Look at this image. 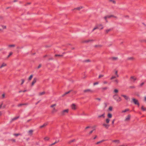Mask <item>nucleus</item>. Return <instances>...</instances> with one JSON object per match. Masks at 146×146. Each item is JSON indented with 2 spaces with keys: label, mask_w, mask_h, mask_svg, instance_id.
Masks as SVG:
<instances>
[{
  "label": "nucleus",
  "mask_w": 146,
  "mask_h": 146,
  "mask_svg": "<svg viewBox=\"0 0 146 146\" xmlns=\"http://www.w3.org/2000/svg\"><path fill=\"white\" fill-rule=\"evenodd\" d=\"M105 141V140H102L101 141H98V142H97V143H96V144H99L100 143H102L104 141Z\"/></svg>",
  "instance_id": "obj_27"
},
{
  "label": "nucleus",
  "mask_w": 146,
  "mask_h": 146,
  "mask_svg": "<svg viewBox=\"0 0 146 146\" xmlns=\"http://www.w3.org/2000/svg\"><path fill=\"white\" fill-rule=\"evenodd\" d=\"M112 30V29H106L105 30V32L106 33H108L109 32L111 31Z\"/></svg>",
  "instance_id": "obj_20"
},
{
  "label": "nucleus",
  "mask_w": 146,
  "mask_h": 146,
  "mask_svg": "<svg viewBox=\"0 0 146 146\" xmlns=\"http://www.w3.org/2000/svg\"><path fill=\"white\" fill-rule=\"evenodd\" d=\"M70 91H70L68 92H66L65 93V94L66 95L67 94H69L70 92Z\"/></svg>",
  "instance_id": "obj_59"
},
{
  "label": "nucleus",
  "mask_w": 146,
  "mask_h": 146,
  "mask_svg": "<svg viewBox=\"0 0 146 146\" xmlns=\"http://www.w3.org/2000/svg\"><path fill=\"white\" fill-rule=\"evenodd\" d=\"M114 81L116 83H117L118 82V81L117 79L115 80Z\"/></svg>",
  "instance_id": "obj_54"
},
{
  "label": "nucleus",
  "mask_w": 146,
  "mask_h": 146,
  "mask_svg": "<svg viewBox=\"0 0 146 146\" xmlns=\"http://www.w3.org/2000/svg\"><path fill=\"white\" fill-rule=\"evenodd\" d=\"M75 141V139H73V140H71V141H69V143H72V142H74Z\"/></svg>",
  "instance_id": "obj_51"
},
{
  "label": "nucleus",
  "mask_w": 146,
  "mask_h": 146,
  "mask_svg": "<svg viewBox=\"0 0 146 146\" xmlns=\"http://www.w3.org/2000/svg\"><path fill=\"white\" fill-rule=\"evenodd\" d=\"M92 41V40H85L83 41V42L87 43V42H90V41Z\"/></svg>",
  "instance_id": "obj_22"
},
{
  "label": "nucleus",
  "mask_w": 146,
  "mask_h": 146,
  "mask_svg": "<svg viewBox=\"0 0 146 146\" xmlns=\"http://www.w3.org/2000/svg\"><path fill=\"white\" fill-rule=\"evenodd\" d=\"M90 128V127L89 126H88V127H86L85 129H88V128Z\"/></svg>",
  "instance_id": "obj_62"
},
{
  "label": "nucleus",
  "mask_w": 146,
  "mask_h": 146,
  "mask_svg": "<svg viewBox=\"0 0 146 146\" xmlns=\"http://www.w3.org/2000/svg\"><path fill=\"white\" fill-rule=\"evenodd\" d=\"M134 59V58L133 57H129L127 59L129 60H133Z\"/></svg>",
  "instance_id": "obj_42"
},
{
  "label": "nucleus",
  "mask_w": 146,
  "mask_h": 146,
  "mask_svg": "<svg viewBox=\"0 0 146 146\" xmlns=\"http://www.w3.org/2000/svg\"><path fill=\"white\" fill-rule=\"evenodd\" d=\"M121 98L120 97H118V99L116 100V101L117 102H120L121 101Z\"/></svg>",
  "instance_id": "obj_37"
},
{
  "label": "nucleus",
  "mask_w": 146,
  "mask_h": 146,
  "mask_svg": "<svg viewBox=\"0 0 146 146\" xmlns=\"http://www.w3.org/2000/svg\"><path fill=\"white\" fill-rule=\"evenodd\" d=\"M132 102H133L135 104L137 105L138 106H139V103L138 101L135 98H132Z\"/></svg>",
  "instance_id": "obj_4"
},
{
  "label": "nucleus",
  "mask_w": 146,
  "mask_h": 146,
  "mask_svg": "<svg viewBox=\"0 0 146 146\" xmlns=\"http://www.w3.org/2000/svg\"><path fill=\"white\" fill-rule=\"evenodd\" d=\"M15 46V45L14 44L10 45L8 46L9 47H14Z\"/></svg>",
  "instance_id": "obj_39"
},
{
  "label": "nucleus",
  "mask_w": 146,
  "mask_h": 146,
  "mask_svg": "<svg viewBox=\"0 0 146 146\" xmlns=\"http://www.w3.org/2000/svg\"><path fill=\"white\" fill-rule=\"evenodd\" d=\"M84 93H92L93 92V90L90 89H87L85 90H84Z\"/></svg>",
  "instance_id": "obj_5"
},
{
  "label": "nucleus",
  "mask_w": 146,
  "mask_h": 146,
  "mask_svg": "<svg viewBox=\"0 0 146 146\" xmlns=\"http://www.w3.org/2000/svg\"><path fill=\"white\" fill-rule=\"evenodd\" d=\"M112 141L113 142L117 144H119L120 143V141L119 140H113Z\"/></svg>",
  "instance_id": "obj_10"
},
{
  "label": "nucleus",
  "mask_w": 146,
  "mask_h": 146,
  "mask_svg": "<svg viewBox=\"0 0 146 146\" xmlns=\"http://www.w3.org/2000/svg\"><path fill=\"white\" fill-rule=\"evenodd\" d=\"M41 64H39L37 68L38 69V68H40L41 67Z\"/></svg>",
  "instance_id": "obj_57"
},
{
  "label": "nucleus",
  "mask_w": 146,
  "mask_h": 146,
  "mask_svg": "<svg viewBox=\"0 0 146 146\" xmlns=\"http://www.w3.org/2000/svg\"><path fill=\"white\" fill-rule=\"evenodd\" d=\"M98 84H99V82H96L94 83V85H95Z\"/></svg>",
  "instance_id": "obj_52"
},
{
  "label": "nucleus",
  "mask_w": 146,
  "mask_h": 146,
  "mask_svg": "<svg viewBox=\"0 0 146 146\" xmlns=\"http://www.w3.org/2000/svg\"><path fill=\"white\" fill-rule=\"evenodd\" d=\"M144 101H145V102H146V96H145L144 97Z\"/></svg>",
  "instance_id": "obj_63"
},
{
  "label": "nucleus",
  "mask_w": 146,
  "mask_h": 146,
  "mask_svg": "<svg viewBox=\"0 0 146 146\" xmlns=\"http://www.w3.org/2000/svg\"><path fill=\"white\" fill-rule=\"evenodd\" d=\"M13 54V52H10L9 53V55H8L7 56V58H9L11 55Z\"/></svg>",
  "instance_id": "obj_43"
},
{
  "label": "nucleus",
  "mask_w": 146,
  "mask_h": 146,
  "mask_svg": "<svg viewBox=\"0 0 146 146\" xmlns=\"http://www.w3.org/2000/svg\"><path fill=\"white\" fill-rule=\"evenodd\" d=\"M107 116L108 117V118L110 119V118H111L112 117V115L111 113H108L107 115Z\"/></svg>",
  "instance_id": "obj_16"
},
{
  "label": "nucleus",
  "mask_w": 146,
  "mask_h": 146,
  "mask_svg": "<svg viewBox=\"0 0 146 146\" xmlns=\"http://www.w3.org/2000/svg\"><path fill=\"white\" fill-rule=\"evenodd\" d=\"M1 27L3 29H5L6 28V26L1 25Z\"/></svg>",
  "instance_id": "obj_44"
},
{
  "label": "nucleus",
  "mask_w": 146,
  "mask_h": 146,
  "mask_svg": "<svg viewBox=\"0 0 146 146\" xmlns=\"http://www.w3.org/2000/svg\"><path fill=\"white\" fill-rule=\"evenodd\" d=\"M27 105V104H19L18 105V107H21L23 105Z\"/></svg>",
  "instance_id": "obj_29"
},
{
  "label": "nucleus",
  "mask_w": 146,
  "mask_h": 146,
  "mask_svg": "<svg viewBox=\"0 0 146 146\" xmlns=\"http://www.w3.org/2000/svg\"><path fill=\"white\" fill-rule=\"evenodd\" d=\"M18 118H19L18 117H15L12 119V121H13L17 119Z\"/></svg>",
  "instance_id": "obj_45"
},
{
  "label": "nucleus",
  "mask_w": 146,
  "mask_h": 146,
  "mask_svg": "<svg viewBox=\"0 0 146 146\" xmlns=\"http://www.w3.org/2000/svg\"><path fill=\"white\" fill-rule=\"evenodd\" d=\"M93 131V130H92V131H91L90 132V133H89V134H91V133H92Z\"/></svg>",
  "instance_id": "obj_64"
},
{
  "label": "nucleus",
  "mask_w": 146,
  "mask_h": 146,
  "mask_svg": "<svg viewBox=\"0 0 146 146\" xmlns=\"http://www.w3.org/2000/svg\"><path fill=\"white\" fill-rule=\"evenodd\" d=\"M105 117V113H104L101 115H99L98 116V118H104Z\"/></svg>",
  "instance_id": "obj_17"
},
{
  "label": "nucleus",
  "mask_w": 146,
  "mask_h": 146,
  "mask_svg": "<svg viewBox=\"0 0 146 146\" xmlns=\"http://www.w3.org/2000/svg\"><path fill=\"white\" fill-rule=\"evenodd\" d=\"M115 119H113L112 120V124H114V122L115 121Z\"/></svg>",
  "instance_id": "obj_55"
},
{
  "label": "nucleus",
  "mask_w": 146,
  "mask_h": 146,
  "mask_svg": "<svg viewBox=\"0 0 146 146\" xmlns=\"http://www.w3.org/2000/svg\"><path fill=\"white\" fill-rule=\"evenodd\" d=\"M44 139V140L45 141H48L49 140V138L47 137H45Z\"/></svg>",
  "instance_id": "obj_34"
},
{
  "label": "nucleus",
  "mask_w": 146,
  "mask_h": 146,
  "mask_svg": "<svg viewBox=\"0 0 146 146\" xmlns=\"http://www.w3.org/2000/svg\"><path fill=\"white\" fill-rule=\"evenodd\" d=\"M110 121V119L107 118L105 120V122L107 124H109Z\"/></svg>",
  "instance_id": "obj_19"
},
{
  "label": "nucleus",
  "mask_w": 146,
  "mask_h": 146,
  "mask_svg": "<svg viewBox=\"0 0 146 146\" xmlns=\"http://www.w3.org/2000/svg\"><path fill=\"white\" fill-rule=\"evenodd\" d=\"M118 58L117 57H112L111 58V59L113 60H115L117 59Z\"/></svg>",
  "instance_id": "obj_25"
},
{
  "label": "nucleus",
  "mask_w": 146,
  "mask_h": 146,
  "mask_svg": "<svg viewBox=\"0 0 146 146\" xmlns=\"http://www.w3.org/2000/svg\"><path fill=\"white\" fill-rule=\"evenodd\" d=\"M33 77V75H31L29 78V80H30Z\"/></svg>",
  "instance_id": "obj_41"
},
{
  "label": "nucleus",
  "mask_w": 146,
  "mask_h": 146,
  "mask_svg": "<svg viewBox=\"0 0 146 146\" xmlns=\"http://www.w3.org/2000/svg\"><path fill=\"white\" fill-rule=\"evenodd\" d=\"M33 131L32 130H30L28 131V135L29 136H31L32 135Z\"/></svg>",
  "instance_id": "obj_13"
},
{
  "label": "nucleus",
  "mask_w": 146,
  "mask_h": 146,
  "mask_svg": "<svg viewBox=\"0 0 146 146\" xmlns=\"http://www.w3.org/2000/svg\"><path fill=\"white\" fill-rule=\"evenodd\" d=\"M45 93V92H40L38 93V96H41L43 95H44Z\"/></svg>",
  "instance_id": "obj_18"
},
{
  "label": "nucleus",
  "mask_w": 146,
  "mask_h": 146,
  "mask_svg": "<svg viewBox=\"0 0 146 146\" xmlns=\"http://www.w3.org/2000/svg\"><path fill=\"white\" fill-rule=\"evenodd\" d=\"M83 6H80L79 7H78L77 8H74L73 9V11H74L75 10H78V11H79L80 10H81V9H82V8H83Z\"/></svg>",
  "instance_id": "obj_8"
},
{
  "label": "nucleus",
  "mask_w": 146,
  "mask_h": 146,
  "mask_svg": "<svg viewBox=\"0 0 146 146\" xmlns=\"http://www.w3.org/2000/svg\"><path fill=\"white\" fill-rule=\"evenodd\" d=\"M115 74L116 75V76L117 77H119V75L117 74V70H115Z\"/></svg>",
  "instance_id": "obj_36"
},
{
  "label": "nucleus",
  "mask_w": 146,
  "mask_h": 146,
  "mask_svg": "<svg viewBox=\"0 0 146 146\" xmlns=\"http://www.w3.org/2000/svg\"><path fill=\"white\" fill-rule=\"evenodd\" d=\"M57 111V110L55 108H54L52 111V113H54Z\"/></svg>",
  "instance_id": "obj_21"
},
{
  "label": "nucleus",
  "mask_w": 146,
  "mask_h": 146,
  "mask_svg": "<svg viewBox=\"0 0 146 146\" xmlns=\"http://www.w3.org/2000/svg\"><path fill=\"white\" fill-rule=\"evenodd\" d=\"M130 117H131L130 115H129L125 117V121H129L130 119Z\"/></svg>",
  "instance_id": "obj_12"
},
{
  "label": "nucleus",
  "mask_w": 146,
  "mask_h": 146,
  "mask_svg": "<svg viewBox=\"0 0 146 146\" xmlns=\"http://www.w3.org/2000/svg\"><path fill=\"white\" fill-rule=\"evenodd\" d=\"M117 95L116 94H115L113 96V98L116 100H116H117Z\"/></svg>",
  "instance_id": "obj_26"
},
{
  "label": "nucleus",
  "mask_w": 146,
  "mask_h": 146,
  "mask_svg": "<svg viewBox=\"0 0 146 146\" xmlns=\"http://www.w3.org/2000/svg\"><path fill=\"white\" fill-rule=\"evenodd\" d=\"M69 111V109H66L64 110H62L61 112V114L64 115L67 114L68 113Z\"/></svg>",
  "instance_id": "obj_3"
},
{
  "label": "nucleus",
  "mask_w": 146,
  "mask_h": 146,
  "mask_svg": "<svg viewBox=\"0 0 146 146\" xmlns=\"http://www.w3.org/2000/svg\"><path fill=\"white\" fill-rule=\"evenodd\" d=\"M113 92L115 93H117L118 92V90L117 89H115L114 90Z\"/></svg>",
  "instance_id": "obj_28"
},
{
  "label": "nucleus",
  "mask_w": 146,
  "mask_h": 146,
  "mask_svg": "<svg viewBox=\"0 0 146 146\" xmlns=\"http://www.w3.org/2000/svg\"><path fill=\"white\" fill-rule=\"evenodd\" d=\"M131 79L133 82H134L136 80V78L135 76H132L130 77Z\"/></svg>",
  "instance_id": "obj_14"
},
{
  "label": "nucleus",
  "mask_w": 146,
  "mask_h": 146,
  "mask_svg": "<svg viewBox=\"0 0 146 146\" xmlns=\"http://www.w3.org/2000/svg\"><path fill=\"white\" fill-rule=\"evenodd\" d=\"M47 124H48V123H45L43 125L40 126V128H42L44 127H45V126H46L47 125Z\"/></svg>",
  "instance_id": "obj_23"
},
{
  "label": "nucleus",
  "mask_w": 146,
  "mask_h": 146,
  "mask_svg": "<svg viewBox=\"0 0 146 146\" xmlns=\"http://www.w3.org/2000/svg\"><path fill=\"white\" fill-rule=\"evenodd\" d=\"M111 17H113L114 18H117V17L116 16H114L113 15H108L104 17V19L106 20V22H108L107 19H110Z\"/></svg>",
  "instance_id": "obj_2"
},
{
  "label": "nucleus",
  "mask_w": 146,
  "mask_h": 146,
  "mask_svg": "<svg viewBox=\"0 0 146 146\" xmlns=\"http://www.w3.org/2000/svg\"><path fill=\"white\" fill-rule=\"evenodd\" d=\"M21 81H22V83H21V84L22 85L23 84V83H24V82H25V80L24 79H22Z\"/></svg>",
  "instance_id": "obj_53"
},
{
  "label": "nucleus",
  "mask_w": 146,
  "mask_h": 146,
  "mask_svg": "<svg viewBox=\"0 0 146 146\" xmlns=\"http://www.w3.org/2000/svg\"><path fill=\"white\" fill-rule=\"evenodd\" d=\"M144 84V82H142V83L141 84H140V86H142Z\"/></svg>",
  "instance_id": "obj_61"
},
{
  "label": "nucleus",
  "mask_w": 146,
  "mask_h": 146,
  "mask_svg": "<svg viewBox=\"0 0 146 146\" xmlns=\"http://www.w3.org/2000/svg\"><path fill=\"white\" fill-rule=\"evenodd\" d=\"M103 82L104 84H107L108 83V82L106 80L104 81Z\"/></svg>",
  "instance_id": "obj_40"
},
{
  "label": "nucleus",
  "mask_w": 146,
  "mask_h": 146,
  "mask_svg": "<svg viewBox=\"0 0 146 146\" xmlns=\"http://www.w3.org/2000/svg\"><path fill=\"white\" fill-rule=\"evenodd\" d=\"M71 108L73 110H76L77 109V107L76 105L73 104H72L71 105Z\"/></svg>",
  "instance_id": "obj_6"
},
{
  "label": "nucleus",
  "mask_w": 146,
  "mask_h": 146,
  "mask_svg": "<svg viewBox=\"0 0 146 146\" xmlns=\"http://www.w3.org/2000/svg\"><path fill=\"white\" fill-rule=\"evenodd\" d=\"M37 80V78H34L31 84V86H33L34 85V84L36 83V82Z\"/></svg>",
  "instance_id": "obj_7"
},
{
  "label": "nucleus",
  "mask_w": 146,
  "mask_h": 146,
  "mask_svg": "<svg viewBox=\"0 0 146 146\" xmlns=\"http://www.w3.org/2000/svg\"><path fill=\"white\" fill-rule=\"evenodd\" d=\"M128 110H129L128 109H126L125 110H123L122 111V113H125V112L127 111Z\"/></svg>",
  "instance_id": "obj_35"
},
{
  "label": "nucleus",
  "mask_w": 146,
  "mask_h": 146,
  "mask_svg": "<svg viewBox=\"0 0 146 146\" xmlns=\"http://www.w3.org/2000/svg\"><path fill=\"white\" fill-rule=\"evenodd\" d=\"M109 0L110 2L112 3L113 4H115L116 3V1L115 0Z\"/></svg>",
  "instance_id": "obj_24"
},
{
  "label": "nucleus",
  "mask_w": 146,
  "mask_h": 146,
  "mask_svg": "<svg viewBox=\"0 0 146 146\" xmlns=\"http://www.w3.org/2000/svg\"><path fill=\"white\" fill-rule=\"evenodd\" d=\"M5 94H3L2 95V97L3 98H5Z\"/></svg>",
  "instance_id": "obj_58"
},
{
  "label": "nucleus",
  "mask_w": 146,
  "mask_h": 146,
  "mask_svg": "<svg viewBox=\"0 0 146 146\" xmlns=\"http://www.w3.org/2000/svg\"><path fill=\"white\" fill-rule=\"evenodd\" d=\"M102 46L101 45H96L95 46V47L97 48H100Z\"/></svg>",
  "instance_id": "obj_30"
},
{
  "label": "nucleus",
  "mask_w": 146,
  "mask_h": 146,
  "mask_svg": "<svg viewBox=\"0 0 146 146\" xmlns=\"http://www.w3.org/2000/svg\"><path fill=\"white\" fill-rule=\"evenodd\" d=\"M108 89V88L106 87H104L102 88V90L103 91H104L107 90Z\"/></svg>",
  "instance_id": "obj_32"
},
{
  "label": "nucleus",
  "mask_w": 146,
  "mask_h": 146,
  "mask_svg": "<svg viewBox=\"0 0 146 146\" xmlns=\"http://www.w3.org/2000/svg\"><path fill=\"white\" fill-rule=\"evenodd\" d=\"M20 135V134H19V133H18V134H13V135L15 136H18L19 135Z\"/></svg>",
  "instance_id": "obj_47"
},
{
  "label": "nucleus",
  "mask_w": 146,
  "mask_h": 146,
  "mask_svg": "<svg viewBox=\"0 0 146 146\" xmlns=\"http://www.w3.org/2000/svg\"><path fill=\"white\" fill-rule=\"evenodd\" d=\"M11 141L13 142H16V140L15 139H11Z\"/></svg>",
  "instance_id": "obj_50"
},
{
  "label": "nucleus",
  "mask_w": 146,
  "mask_h": 146,
  "mask_svg": "<svg viewBox=\"0 0 146 146\" xmlns=\"http://www.w3.org/2000/svg\"><path fill=\"white\" fill-rule=\"evenodd\" d=\"M141 109L143 111H145L146 110V108H145L143 106L141 107Z\"/></svg>",
  "instance_id": "obj_46"
},
{
  "label": "nucleus",
  "mask_w": 146,
  "mask_h": 146,
  "mask_svg": "<svg viewBox=\"0 0 146 146\" xmlns=\"http://www.w3.org/2000/svg\"><path fill=\"white\" fill-rule=\"evenodd\" d=\"M3 19V17L1 16H0V20H1Z\"/></svg>",
  "instance_id": "obj_60"
},
{
  "label": "nucleus",
  "mask_w": 146,
  "mask_h": 146,
  "mask_svg": "<svg viewBox=\"0 0 146 146\" xmlns=\"http://www.w3.org/2000/svg\"><path fill=\"white\" fill-rule=\"evenodd\" d=\"M121 96L123 97L126 100H128L129 99V97L125 95H121Z\"/></svg>",
  "instance_id": "obj_15"
},
{
  "label": "nucleus",
  "mask_w": 146,
  "mask_h": 146,
  "mask_svg": "<svg viewBox=\"0 0 146 146\" xmlns=\"http://www.w3.org/2000/svg\"><path fill=\"white\" fill-rule=\"evenodd\" d=\"M7 64L6 63L3 62L0 66V69L2 68L5 66H6Z\"/></svg>",
  "instance_id": "obj_9"
},
{
  "label": "nucleus",
  "mask_w": 146,
  "mask_h": 146,
  "mask_svg": "<svg viewBox=\"0 0 146 146\" xmlns=\"http://www.w3.org/2000/svg\"><path fill=\"white\" fill-rule=\"evenodd\" d=\"M104 76V75L103 74H100L98 78H100Z\"/></svg>",
  "instance_id": "obj_33"
},
{
  "label": "nucleus",
  "mask_w": 146,
  "mask_h": 146,
  "mask_svg": "<svg viewBox=\"0 0 146 146\" xmlns=\"http://www.w3.org/2000/svg\"><path fill=\"white\" fill-rule=\"evenodd\" d=\"M55 56H62V55H57V54H56L55 55Z\"/></svg>",
  "instance_id": "obj_56"
},
{
  "label": "nucleus",
  "mask_w": 146,
  "mask_h": 146,
  "mask_svg": "<svg viewBox=\"0 0 146 146\" xmlns=\"http://www.w3.org/2000/svg\"><path fill=\"white\" fill-rule=\"evenodd\" d=\"M57 142H57V141H56L54 143H53L52 144L50 145V146H51L52 145H54L56 143H57Z\"/></svg>",
  "instance_id": "obj_49"
},
{
  "label": "nucleus",
  "mask_w": 146,
  "mask_h": 146,
  "mask_svg": "<svg viewBox=\"0 0 146 146\" xmlns=\"http://www.w3.org/2000/svg\"><path fill=\"white\" fill-rule=\"evenodd\" d=\"M56 106V104H54L50 106V107L51 108H54V107Z\"/></svg>",
  "instance_id": "obj_31"
},
{
  "label": "nucleus",
  "mask_w": 146,
  "mask_h": 146,
  "mask_svg": "<svg viewBox=\"0 0 146 146\" xmlns=\"http://www.w3.org/2000/svg\"><path fill=\"white\" fill-rule=\"evenodd\" d=\"M103 125L106 128H108L110 126V125H109L108 124L106 123H104L103 124Z\"/></svg>",
  "instance_id": "obj_11"
},
{
  "label": "nucleus",
  "mask_w": 146,
  "mask_h": 146,
  "mask_svg": "<svg viewBox=\"0 0 146 146\" xmlns=\"http://www.w3.org/2000/svg\"><path fill=\"white\" fill-rule=\"evenodd\" d=\"M116 76H112L110 78V79L112 80L116 78Z\"/></svg>",
  "instance_id": "obj_48"
},
{
  "label": "nucleus",
  "mask_w": 146,
  "mask_h": 146,
  "mask_svg": "<svg viewBox=\"0 0 146 146\" xmlns=\"http://www.w3.org/2000/svg\"><path fill=\"white\" fill-rule=\"evenodd\" d=\"M104 28V27L103 25L101 24H99L96 25L94 28L93 29L92 31H94L95 30L99 29L100 30H101Z\"/></svg>",
  "instance_id": "obj_1"
},
{
  "label": "nucleus",
  "mask_w": 146,
  "mask_h": 146,
  "mask_svg": "<svg viewBox=\"0 0 146 146\" xmlns=\"http://www.w3.org/2000/svg\"><path fill=\"white\" fill-rule=\"evenodd\" d=\"M113 109V107L112 106H110L108 109V110L110 111H112Z\"/></svg>",
  "instance_id": "obj_38"
}]
</instances>
